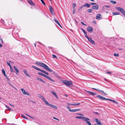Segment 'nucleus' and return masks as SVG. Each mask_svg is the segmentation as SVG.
<instances>
[{"label": "nucleus", "instance_id": "nucleus-8", "mask_svg": "<svg viewBox=\"0 0 125 125\" xmlns=\"http://www.w3.org/2000/svg\"><path fill=\"white\" fill-rule=\"evenodd\" d=\"M42 76L45 77L47 79L49 80H50V81H51L52 82H55V81L53 79H52L49 76H48L45 75L43 74Z\"/></svg>", "mask_w": 125, "mask_h": 125}, {"label": "nucleus", "instance_id": "nucleus-64", "mask_svg": "<svg viewBox=\"0 0 125 125\" xmlns=\"http://www.w3.org/2000/svg\"><path fill=\"white\" fill-rule=\"evenodd\" d=\"M65 96H66V97H67V96H68V95H67V94H65Z\"/></svg>", "mask_w": 125, "mask_h": 125}, {"label": "nucleus", "instance_id": "nucleus-26", "mask_svg": "<svg viewBox=\"0 0 125 125\" xmlns=\"http://www.w3.org/2000/svg\"><path fill=\"white\" fill-rule=\"evenodd\" d=\"M90 6V4L88 3H85L83 5V6L89 7Z\"/></svg>", "mask_w": 125, "mask_h": 125}, {"label": "nucleus", "instance_id": "nucleus-40", "mask_svg": "<svg viewBox=\"0 0 125 125\" xmlns=\"http://www.w3.org/2000/svg\"><path fill=\"white\" fill-rule=\"evenodd\" d=\"M69 111L71 112H75V109H70L69 110Z\"/></svg>", "mask_w": 125, "mask_h": 125}, {"label": "nucleus", "instance_id": "nucleus-4", "mask_svg": "<svg viewBox=\"0 0 125 125\" xmlns=\"http://www.w3.org/2000/svg\"><path fill=\"white\" fill-rule=\"evenodd\" d=\"M115 8L122 13L125 17V11L124 10L123 8L120 7H116Z\"/></svg>", "mask_w": 125, "mask_h": 125}, {"label": "nucleus", "instance_id": "nucleus-1", "mask_svg": "<svg viewBox=\"0 0 125 125\" xmlns=\"http://www.w3.org/2000/svg\"><path fill=\"white\" fill-rule=\"evenodd\" d=\"M35 63L40 66L43 67L44 69L50 72H52V71L47 65L43 63L36 62Z\"/></svg>", "mask_w": 125, "mask_h": 125}, {"label": "nucleus", "instance_id": "nucleus-28", "mask_svg": "<svg viewBox=\"0 0 125 125\" xmlns=\"http://www.w3.org/2000/svg\"><path fill=\"white\" fill-rule=\"evenodd\" d=\"M107 99V100H109V101H112L113 103H116V104H117L118 103L117 102L115 101L114 100H111V99Z\"/></svg>", "mask_w": 125, "mask_h": 125}, {"label": "nucleus", "instance_id": "nucleus-24", "mask_svg": "<svg viewBox=\"0 0 125 125\" xmlns=\"http://www.w3.org/2000/svg\"><path fill=\"white\" fill-rule=\"evenodd\" d=\"M95 121L97 124L99 125H102L101 123H100V121L98 119H95Z\"/></svg>", "mask_w": 125, "mask_h": 125}, {"label": "nucleus", "instance_id": "nucleus-10", "mask_svg": "<svg viewBox=\"0 0 125 125\" xmlns=\"http://www.w3.org/2000/svg\"><path fill=\"white\" fill-rule=\"evenodd\" d=\"M21 90L22 93L23 94L26 95L28 96H30L29 93L28 92H25V90L24 89H21Z\"/></svg>", "mask_w": 125, "mask_h": 125}, {"label": "nucleus", "instance_id": "nucleus-47", "mask_svg": "<svg viewBox=\"0 0 125 125\" xmlns=\"http://www.w3.org/2000/svg\"><path fill=\"white\" fill-rule=\"evenodd\" d=\"M52 56L53 58H57L56 57V55H55L53 54L52 55Z\"/></svg>", "mask_w": 125, "mask_h": 125}, {"label": "nucleus", "instance_id": "nucleus-46", "mask_svg": "<svg viewBox=\"0 0 125 125\" xmlns=\"http://www.w3.org/2000/svg\"><path fill=\"white\" fill-rule=\"evenodd\" d=\"M53 73L54 74V75L56 76L57 77H59L54 72H53Z\"/></svg>", "mask_w": 125, "mask_h": 125}, {"label": "nucleus", "instance_id": "nucleus-22", "mask_svg": "<svg viewBox=\"0 0 125 125\" xmlns=\"http://www.w3.org/2000/svg\"><path fill=\"white\" fill-rule=\"evenodd\" d=\"M13 68L15 70V71L16 72V74H17V73H19V71L18 68L15 66H14L13 67Z\"/></svg>", "mask_w": 125, "mask_h": 125}, {"label": "nucleus", "instance_id": "nucleus-35", "mask_svg": "<svg viewBox=\"0 0 125 125\" xmlns=\"http://www.w3.org/2000/svg\"><path fill=\"white\" fill-rule=\"evenodd\" d=\"M21 115V116L24 118L27 119V117H26L24 115Z\"/></svg>", "mask_w": 125, "mask_h": 125}, {"label": "nucleus", "instance_id": "nucleus-53", "mask_svg": "<svg viewBox=\"0 0 125 125\" xmlns=\"http://www.w3.org/2000/svg\"><path fill=\"white\" fill-rule=\"evenodd\" d=\"M95 4H96V3H90L89 4H90V5H94Z\"/></svg>", "mask_w": 125, "mask_h": 125}, {"label": "nucleus", "instance_id": "nucleus-42", "mask_svg": "<svg viewBox=\"0 0 125 125\" xmlns=\"http://www.w3.org/2000/svg\"><path fill=\"white\" fill-rule=\"evenodd\" d=\"M29 101H30V102H31L33 103H34V104H36V103L35 102H34V101H33V100H30Z\"/></svg>", "mask_w": 125, "mask_h": 125}, {"label": "nucleus", "instance_id": "nucleus-56", "mask_svg": "<svg viewBox=\"0 0 125 125\" xmlns=\"http://www.w3.org/2000/svg\"><path fill=\"white\" fill-rule=\"evenodd\" d=\"M83 31L84 33L86 35L87 34L86 32L84 30H83Z\"/></svg>", "mask_w": 125, "mask_h": 125}, {"label": "nucleus", "instance_id": "nucleus-61", "mask_svg": "<svg viewBox=\"0 0 125 125\" xmlns=\"http://www.w3.org/2000/svg\"><path fill=\"white\" fill-rule=\"evenodd\" d=\"M10 111H12V110H11V108H9L8 109Z\"/></svg>", "mask_w": 125, "mask_h": 125}, {"label": "nucleus", "instance_id": "nucleus-9", "mask_svg": "<svg viewBox=\"0 0 125 125\" xmlns=\"http://www.w3.org/2000/svg\"><path fill=\"white\" fill-rule=\"evenodd\" d=\"M39 97L41 98L43 101L46 104L47 102L45 99L44 97L42 96L41 95L39 94L38 95Z\"/></svg>", "mask_w": 125, "mask_h": 125}, {"label": "nucleus", "instance_id": "nucleus-20", "mask_svg": "<svg viewBox=\"0 0 125 125\" xmlns=\"http://www.w3.org/2000/svg\"><path fill=\"white\" fill-rule=\"evenodd\" d=\"M28 2L31 5H35V4L31 0H27Z\"/></svg>", "mask_w": 125, "mask_h": 125}, {"label": "nucleus", "instance_id": "nucleus-54", "mask_svg": "<svg viewBox=\"0 0 125 125\" xmlns=\"http://www.w3.org/2000/svg\"><path fill=\"white\" fill-rule=\"evenodd\" d=\"M67 108L69 109V110H70V106H68L67 107Z\"/></svg>", "mask_w": 125, "mask_h": 125}, {"label": "nucleus", "instance_id": "nucleus-45", "mask_svg": "<svg viewBox=\"0 0 125 125\" xmlns=\"http://www.w3.org/2000/svg\"><path fill=\"white\" fill-rule=\"evenodd\" d=\"M38 74L39 75H41L42 76L43 74L39 72V73H38Z\"/></svg>", "mask_w": 125, "mask_h": 125}, {"label": "nucleus", "instance_id": "nucleus-33", "mask_svg": "<svg viewBox=\"0 0 125 125\" xmlns=\"http://www.w3.org/2000/svg\"><path fill=\"white\" fill-rule=\"evenodd\" d=\"M10 70L11 71V72H14L13 69V68H12V67L11 66L10 67Z\"/></svg>", "mask_w": 125, "mask_h": 125}, {"label": "nucleus", "instance_id": "nucleus-3", "mask_svg": "<svg viewBox=\"0 0 125 125\" xmlns=\"http://www.w3.org/2000/svg\"><path fill=\"white\" fill-rule=\"evenodd\" d=\"M62 82L68 87H69L73 84V83L71 81H69L67 80H64Z\"/></svg>", "mask_w": 125, "mask_h": 125}, {"label": "nucleus", "instance_id": "nucleus-55", "mask_svg": "<svg viewBox=\"0 0 125 125\" xmlns=\"http://www.w3.org/2000/svg\"><path fill=\"white\" fill-rule=\"evenodd\" d=\"M83 7H84L83 6V5L82 6L80 7V8L78 9V10H80L82 9V8Z\"/></svg>", "mask_w": 125, "mask_h": 125}, {"label": "nucleus", "instance_id": "nucleus-2", "mask_svg": "<svg viewBox=\"0 0 125 125\" xmlns=\"http://www.w3.org/2000/svg\"><path fill=\"white\" fill-rule=\"evenodd\" d=\"M32 67L33 68H34L36 70H37L38 71H40L44 73L47 75H49V73L47 72H45V71L41 69L40 68H38V67L34 66H32Z\"/></svg>", "mask_w": 125, "mask_h": 125}, {"label": "nucleus", "instance_id": "nucleus-62", "mask_svg": "<svg viewBox=\"0 0 125 125\" xmlns=\"http://www.w3.org/2000/svg\"><path fill=\"white\" fill-rule=\"evenodd\" d=\"M53 118L54 119H55L56 120H58V121L59 120L58 119H57L56 118H55V117H53Z\"/></svg>", "mask_w": 125, "mask_h": 125}, {"label": "nucleus", "instance_id": "nucleus-29", "mask_svg": "<svg viewBox=\"0 0 125 125\" xmlns=\"http://www.w3.org/2000/svg\"><path fill=\"white\" fill-rule=\"evenodd\" d=\"M52 93L57 98H58V96H57L56 94L54 91H52Z\"/></svg>", "mask_w": 125, "mask_h": 125}, {"label": "nucleus", "instance_id": "nucleus-58", "mask_svg": "<svg viewBox=\"0 0 125 125\" xmlns=\"http://www.w3.org/2000/svg\"><path fill=\"white\" fill-rule=\"evenodd\" d=\"M5 106L6 107V108H8V109L9 108V107H8V106H7V105L6 104H5Z\"/></svg>", "mask_w": 125, "mask_h": 125}, {"label": "nucleus", "instance_id": "nucleus-30", "mask_svg": "<svg viewBox=\"0 0 125 125\" xmlns=\"http://www.w3.org/2000/svg\"><path fill=\"white\" fill-rule=\"evenodd\" d=\"M84 117H82L81 116H76L75 118H78L79 119H82V120L83 118Z\"/></svg>", "mask_w": 125, "mask_h": 125}, {"label": "nucleus", "instance_id": "nucleus-21", "mask_svg": "<svg viewBox=\"0 0 125 125\" xmlns=\"http://www.w3.org/2000/svg\"><path fill=\"white\" fill-rule=\"evenodd\" d=\"M23 72L26 75L30 77H31L30 76L29 74H28L27 73L26 70H23Z\"/></svg>", "mask_w": 125, "mask_h": 125}, {"label": "nucleus", "instance_id": "nucleus-27", "mask_svg": "<svg viewBox=\"0 0 125 125\" xmlns=\"http://www.w3.org/2000/svg\"><path fill=\"white\" fill-rule=\"evenodd\" d=\"M49 8L50 12L52 13L53 10L51 6H49Z\"/></svg>", "mask_w": 125, "mask_h": 125}, {"label": "nucleus", "instance_id": "nucleus-25", "mask_svg": "<svg viewBox=\"0 0 125 125\" xmlns=\"http://www.w3.org/2000/svg\"><path fill=\"white\" fill-rule=\"evenodd\" d=\"M37 79L38 80L42 81L43 83H45V82L42 79L40 78H39V77L37 78Z\"/></svg>", "mask_w": 125, "mask_h": 125}, {"label": "nucleus", "instance_id": "nucleus-50", "mask_svg": "<svg viewBox=\"0 0 125 125\" xmlns=\"http://www.w3.org/2000/svg\"><path fill=\"white\" fill-rule=\"evenodd\" d=\"M5 77H6V78L8 80H9V78H8L7 76L6 75H4Z\"/></svg>", "mask_w": 125, "mask_h": 125}, {"label": "nucleus", "instance_id": "nucleus-51", "mask_svg": "<svg viewBox=\"0 0 125 125\" xmlns=\"http://www.w3.org/2000/svg\"><path fill=\"white\" fill-rule=\"evenodd\" d=\"M5 77H6V78L8 80H9V78H8L7 76L6 75H4Z\"/></svg>", "mask_w": 125, "mask_h": 125}, {"label": "nucleus", "instance_id": "nucleus-11", "mask_svg": "<svg viewBox=\"0 0 125 125\" xmlns=\"http://www.w3.org/2000/svg\"><path fill=\"white\" fill-rule=\"evenodd\" d=\"M92 8L93 9H95L97 10L99 8V6L95 4L94 5H93L92 6Z\"/></svg>", "mask_w": 125, "mask_h": 125}, {"label": "nucleus", "instance_id": "nucleus-32", "mask_svg": "<svg viewBox=\"0 0 125 125\" xmlns=\"http://www.w3.org/2000/svg\"><path fill=\"white\" fill-rule=\"evenodd\" d=\"M110 2L114 4H116V2L114 1L111 0L110 1Z\"/></svg>", "mask_w": 125, "mask_h": 125}, {"label": "nucleus", "instance_id": "nucleus-15", "mask_svg": "<svg viewBox=\"0 0 125 125\" xmlns=\"http://www.w3.org/2000/svg\"><path fill=\"white\" fill-rule=\"evenodd\" d=\"M87 31L90 32H92L93 31V29L92 28L89 26L87 28Z\"/></svg>", "mask_w": 125, "mask_h": 125}, {"label": "nucleus", "instance_id": "nucleus-23", "mask_svg": "<svg viewBox=\"0 0 125 125\" xmlns=\"http://www.w3.org/2000/svg\"><path fill=\"white\" fill-rule=\"evenodd\" d=\"M54 20L55 21V22L56 23H57L62 28V27L60 25L58 21L56 19L54 18Z\"/></svg>", "mask_w": 125, "mask_h": 125}, {"label": "nucleus", "instance_id": "nucleus-49", "mask_svg": "<svg viewBox=\"0 0 125 125\" xmlns=\"http://www.w3.org/2000/svg\"><path fill=\"white\" fill-rule=\"evenodd\" d=\"M77 115H82V116H83V114H81V113L77 114Z\"/></svg>", "mask_w": 125, "mask_h": 125}, {"label": "nucleus", "instance_id": "nucleus-17", "mask_svg": "<svg viewBox=\"0 0 125 125\" xmlns=\"http://www.w3.org/2000/svg\"><path fill=\"white\" fill-rule=\"evenodd\" d=\"M83 121H84L86 123H87L89 121H90V119L86 117H84L83 118Z\"/></svg>", "mask_w": 125, "mask_h": 125}, {"label": "nucleus", "instance_id": "nucleus-43", "mask_svg": "<svg viewBox=\"0 0 125 125\" xmlns=\"http://www.w3.org/2000/svg\"><path fill=\"white\" fill-rule=\"evenodd\" d=\"M7 64L10 67L12 66L11 65L10 63L9 62H7Z\"/></svg>", "mask_w": 125, "mask_h": 125}, {"label": "nucleus", "instance_id": "nucleus-44", "mask_svg": "<svg viewBox=\"0 0 125 125\" xmlns=\"http://www.w3.org/2000/svg\"><path fill=\"white\" fill-rule=\"evenodd\" d=\"M81 110V109H75V112Z\"/></svg>", "mask_w": 125, "mask_h": 125}, {"label": "nucleus", "instance_id": "nucleus-52", "mask_svg": "<svg viewBox=\"0 0 125 125\" xmlns=\"http://www.w3.org/2000/svg\"><path fill=\"white\" fill-rule=\"evenodd\" d=\"M81 22L83 25H86L82 21H81Z\"/></svg>", "mask_w": 125, "mask_h": 125}, {"label": "nucleus", "instance_id": "nucleus-48", "mask_svg": "<svg viewBox=\"0 0 125 125\" xmlns=\"http://www.w3.org/2000/svg\"><path fill=\"white\" fill-rule=\"evenodd\" d=\"M76 12V10L74 9H73V13L74 14Z\"/></svg>", "mask_w": 125, "mask_h": 125}, {"label": "nucleus", "instance_id": "nucleus-12", "mask_svg": "<svg viewBox=\"0 0 125 125\" xmlns=\"http://www.w3.org/2000/svg\"><path fill=\"white\" fill-rule=\"evenodd\" d=\"M110 7V6H105L103 7L102 9L104 11H105L106 10H108V8H109Z\"/></svg>", "mask_w": 125, "mask_h": 125}, {"label": "nucleus", "instance_id": "nucleus-18", "mask_svg": "<svg viewBox=\"0 0 125 125\" xmlns=\"http://www.w3.org/2000/svg\"><path fill=\"white\" fill-rule=\"evenodd\" d=\"M86 92L89 93L91 95H96V94L95 93L91 92L89 91H86Z\"/></svg>", "mask_w": 125, "mask_h": 125}, {"label": "nucleus", "instance_id": "nucleus-34", "mask_svg": "<svg viewBox=\"0 0 125 125\" xmlns=\"http://www.w3.org/2000/svg\"><path fill=\"white\" fill-rule=\"evenodd\" d=\"M92 10L91 9H88V11L89 13H92Z\"/></svg>", "mask_w": 125, "mask_h": 125}, {"label": "nucleus", "instance_id": "nucleus-16", "mask_svg": "<svg viewBox=\"0 0 125 125\" xmlns=\"http://www.w3.org/2000/svg\"><path fill=\"white\" fill-rule=\"evenodd\" d=\"M83 121H84L86 123H87L89 121H90V119L86 117H84L83 118Z\"/></svg>", "mask_w": 125, "mask_h": 125}, {"label": "nucleus", "instance_id": "nucleus-6", "mask_svg": "<svg viewBox=\"0 0 125 125\" xmlns=\"http://www.w3.org/2000/svg\"><path fill=\"white\" fill-rule=\"evenodd\" d=\"M46 104L48 106L52 107L53 108L57 109V106L55 105L52 104H49V103L47 102L45 104Z\"/></svg>", "mask_w": 125, "mask_h": 125}, {"label": "nucleus", "instance_id": "nucleus-59", "mask_svg": "<svg viewBox=\"0 0 125 125\" xmlns=\"http://www.w3.org/2000/svg\"><path fill=\"white\" fill-rule=\"evenodd\" d=\"M106 73H112L108 71Z\"/></svg>", "mask_w": 125, "mask_h": 125}, {"label": "nucleus", "instance_id": "nucleus-14", "mask_svg": "<svg viewBox=\"0 0 125 125\" xmlns=\"http://www.w3.org/2000/svg\"><path fill=\"white\" fill-rule=\"evenodd\" d=\"M92 89L94 90H96L100 92H101V93H103V94H104L105 95H107V94H106V93H104V91H103L100 90L98 89H96L95 88H92Z\"/></svg>", "mask_w": 125, "mask_h": 125}, {"label": "nucleus", "instance_id": "nucleus-63", "mask_svg": "<svg viewBox=\"0 0 125 125\" xmlns=\"http://www.w3.org/2000/svg\"><path fill=\"white\" fill-rule=\"evenodd\" d=\"M75 105V104H71V105Z\"/></svg>", "mask_w": 125, "mask_h": 125}, {"label": "nucleus", "instance_id": "nucleus-37", "mask_svg": "<svg viewBox=\"0 0 125 125\" xmlns=\"http://www.w3.org/2000/svg\"><path fill=\"white\" fill-rule=\"evenodd\" d=\"M41 0V1L42 2V3L44 5H46L45 3L44 2V1H43V0Z\"/></svg>", "mask_w": 125, "mask_h": 125}, {"label": "nucleus", "instance_id": "nucleus-7", "mask_svg": "<svg viewBox=\"0 0 125 125\" xmlns=\"http://www.w3.org/2000/svg\"><path fill=\"white\" fill-rule=\"evenodd\" d=\"M85 36L88 39V40L92 44H95V43L94 41L93 40H92V38L91 37L89 38L88 36L86 35H85Z\"/></svg>", "mask_w": 125, "mask_h": 125}, {"label": "nucleus", "instance_id": "nucleus-5", "mask_svg": "<svg viewBox=\"0 0 125 125\" xmlns=\"http://www.w3.org/2000/svg\"><path fill=\"white\" fill-rule=\"evenodd\" d=\"M46 104L48 106L52 107L53 108L57 109V106L55 105L52 104H49V103L47 102L45 104Z\"/></svg>", "mask_w": 125, "mask_h": 125}, {"label": "nucleus", "instance_id": "nucleus-60", "mask_svg": "<svg viewBox=\"0 0 125 125\" xmlns=\"http://www.w3.org/2000/svg\"><path fill=\"white\" fill-rule=\"evenodd\" d=\"M10 85V86H11L13 88L14 87V86L12 85V84H9Z\"/></svg>", "mask_w": 125, "mask_h": 125}, {"label": "nucleus", "instance_id": "nucleus-41", "mask_svg": "<svg viewBox=\"0 0 125 125\" xmlns=\"http://www.w3.org/2000/svg\"><path fill=\"white\" fill-rule=\"evenodd\" d=\"M76 6V4L74 3H73V7L74 8Z\"/></svg>", "mask_w": 125, "mask_h": 125}, {"label": "nucleus", "instance_id": "nucleus-19", "mask_svg": "<svg viewBox=\"0 0 125 125\" xmlns=\"http://www.w3.org/2000/svg\"><path fill=\"white\" fill-rule=\"evenodd\" d=\"M96 18L98 20H100L102 19V16L101 15L98 14L97 15Z\"/></svg>", "mask_w": 125, "mask_h": 125}, {"label": "nucleus", "instance_id": "nucleus-31", "mask_svg": "<svg viewBox=\"0 0 125 125\" xmlns=\"http://www.w3.org/2000/svg\"><path fill=\"white\" fill-rule=\"evenodd\" d=\"M120 14V13L119 12H117L115 13H113V15H119Z\"/></svg>", "mask_w": 125, "mask_h": 125}, {"label": "nucleus", "instance_id": "nucleus-38", "mask_svg": "<svg viewBox=\"0 0 125 125\" xmlns=\"http://www.w3.org/2000/svg\"><path fill=\"white\" fill-rule=\"evenodd\" d=\"M90 121H89L86 123L88 125H92V124Z\"/></svg>", "mask_w": 125, "mask_h": 125}, {"label": "nucleus", "instance_id": "nucleus-57", "mask_svg": "<svg viewBox=\"0 0 125 125\" xmlns=\"http://www.w3.org/2000/svg\"><path fill=\"white\" fill-rule=\"evenodd\" d=\"M80 104V103H77V104H75V105H78Z\"/></svg>", "mask_w": 125, "mask_h": 125}, {"label": "nucleus", "instance_id": "nucleus-36", "mask_svg": "<svg viewBox=\"0 0 125 125\" xmlns=\"http://www.w3.org/2000/svg\"><path fill=\"white\" fill-rule=\"evenodd\" d=\"M2 72L4 75H6L5 74V71L3 69H2Z\"/></svg>", "mask_w": 125, "mask_h": 125}, {"label": "nucleus", "instance_id": "nucleus-39", "mask_svg": "<svg viewBox=\"0 0 125 125\" xmlns=\"http://www.w3.org/2000/svg\"><path fill=\"white\" fill-rule=\"evenodd\" d=\"M114 55L115 56L118 57L119 56V54L118 53H114Z\"/></svg>", "mask_w": 125, "mask_h": 125}, {"label": "nucleus", "instance_id": "nucleus-13", "mask_svg": "<svg viewBox=\"0 0 125 125\" xmlns=\"http://www.w3.org/2000/svg\"><path fill=\"white\" fill-rule=\"evenodd\" d=\"M97 97L98 98L100 99L101 100H107V99H108L107 98H106L104 97H103L101 95H98L97 96Z\"/></svg>", "mask_w": 125, "mask_h": 125}]
</instances>
